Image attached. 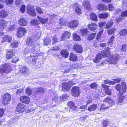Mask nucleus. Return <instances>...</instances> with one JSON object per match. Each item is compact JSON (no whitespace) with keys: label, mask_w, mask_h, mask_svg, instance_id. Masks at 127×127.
<instances>
[{"label":"nucleus","mask_w":127,"mask_h":127,"mask_svg":"<svg viewBox=\"0 0 127 127\" xmlns=\"http://www.w3.org/2000/svg\"><path fill=\"white\" fill-rule=\"evenodd\" d=\"M52 43L54 44L56 42H58L59 41L57 39L56 36H54L52 38Z\"/></svg>","instance_id":"obj_59"},{"label":"nucleus","mask_w":127,"mask_h":127,"mask_svg":"<svg viewBox=\"0 0 127 127\" xmlns=\"http://www.w3.org/2000/svg\"><path fill=\"white\" fill-rule=\"evenodd\" d=\"M108 7L109 8V10L110 11H112L114 9V7L111 4H109Z\"/></svg>","instance_id":"obj_64"},{"label":"nucleus","mask_w":127,"mask_h":127,"mask_svg":"<svg viewBox=\"0 0 127 127\" xmlns=\"http://www.w3.org/2000/svg\"><path fill=\"white\" fill-rule=\"evenodd\" d=\"M114 38L115 37L114 36H112L109 39L108 42V46L111 47H112V48H113L114 47L113 45V42Z\"/></svg>","instance_id":"obj_31"},{"label":"nucleus","mask_w":127,"mask_h":127,"mask_svg":"<svg viewBox=\"0 0 127 127\" xmlns=\"http://www.w3.org/2000/svg\"><path fill=\"white\" fill-rule=\"evenodd\" d=\"M87 105H83L79 107L80 109H81V111H85L87 109Z\"/></svg>","instance_id":"obj_47"},{"label":"nucleus","mask_w":127,"mask_h":127,"mask_svg":"<svg viewBox=\"0 0 127 127\" xmlns=\"http://www.w3.org/2000/svg\"><path fill=\"white\" fill-rule=\"evenodd\" d=\"M104 83L105 84H110L113 85L115 84V82H112L109 80H105L104 81Z\"/></svg>","instance_id":"obj_54"},{"label":"nucleus","mask_w":127,"mask_h":127,"mask_svg":"<svg viewBox=\"0 0 127 127\" xmlns=\"http://www.w3.org/2000/svg\"><path fill=\"white\" fill-rule=\"evenodd\" d=\"M2 98V103L5 105H6L10 101L11 96L8 93L6 94L3 96Z\"/></svg>","instance_id":"obj_4"},{"label":"nucleus","mask_w":127,"mask_h":127,"mask_svg":"<svg viewBox=\"0 0 127 127\" xmlns=\"http://www.w3.org/2000/svg\"><path fill=\"white\" fill-rule=\"evenodd\" d=\"M97 26L96 24L94 23H92L89 24V29L91 31H94L97 29Z\"/></svg>","instance_id":"obj_24"},{"label":"nucleus","mask_w":127,"mask_h":127,"mask_svg":"<svg viewBox=\"0 0 127 127\" xmlns=\"http://www.w3.org/2000/svg\"><path fill=\"white\" fill-rule=\"evenodd\" d=\"M20 71L23 74H26L29 72L28 68L23 66H21L20 67Z\"/></svg>","instance_id":"obj_23"},{"label":"nucleus","mask_w":127,"mask_h":127,"mask_svg":"<svg viewBox=\"0 0 127 127\" xmlns=\"http://www.w3.org/2000/svg\"><path fill=\"white\" fill-rule=\"evenodd\" d=\"M26 32V30L25 28L23 27L20 28L18 29L17 35L18 37H21L24 35Z\"/></svg>","instance_id":"obj_10"},{"label":"nucleus","mask_w":127,"mask_h":127,"mask_svg":"<svg viewBox=\"0 0 127 127\" xmlns=\"http://www.w3.org/2000/svg\"><path fill=\"white\" fill-rule=\"evenodd\" d=\"M12 37L10 36L6 35L3 36L2 37L1 41L2 42H10L12 40Z\"/></svg>","instance_id":"obj_16"},{"label":"nucleus","mask_w":127,"mask_h":127,"mask_svg":"<svg viewBox=\"0 0 127 127\" xmlns=\"http://www.w3.org/2000/svg\"><path fill=\"white\" fill-rule=\"evenodd\" d=\"M61 97H58L57 95H55L53 97V100L56 102H61Z\"/></svg>","instance_id":"obj_40"},{"label":"nucleus","mask_w":127,"mask_h":127,"mask_svg":"<svg viewBox=\"0 0 127 127\" xmlns=\"http://www.w3.org/2000/svg\"><path fill=\"white\" fill-rule=\"evenodd\" d=\"M78 21L76 20H75L70 21L68 23L69 27L74 28H76L78 25Z\"/></svg>","instance_id":"obj_14"},{"label":"nucleus","mask_w":127,"mask_h":127,"mask_svg":"<svg viewBox=\"0 0 127 127\" xmlns=\"http://www.w3.org/2000/svg\"><path fill=\"white\" fill-rule=\"evenodd\" d=\"M108 16V14L107 13H102L98 15L99 18L101 19L107 18Z\"/></svg>","instance_id":"obj_39"},{"label":"nucleus","mask_w":127,"mask_h":127,"mask_svg":"<svg viewBox=\"0 0 127 127\" xmlns=\"http://www.w3.org/2000/svg\"><path fill=\"white\" fill-rule=\"evenodd\" d=\"M8 14L6 11L4 10H2L0 12V17L4 18L7 16Z\"/></svg>","instance_id":"obj_34"},{"label":"nucleus","mask_w":127,"mask_h":127,"mask_svg":"<svg viewBox=\"0 0 127 127\" xmlns=\"http://www.w3.org/2000/svg\"><path fill=\"white\" fill-rule=\"evenodd\" d=\"M119 34L121 36H125L127 34V30L123 29L119 32Z\"/></svg>","instance_id":"obj_45"},{"label":"nucleus","mask_w":127,"mask_h":127,"mask_svg":"<svg viewBox=\"0 0 127 127\" xmlns=\"http://www.w3.org/2000/svg\"><path fill=\"white\" fill-rule=\"evenodd\" d=\"M51 38L50 37H46L44 40V44L45 45L49 44L51 42Z\"/></svg>","instance_id":"obj_37"},{"label":"nucleus","mask_w":127,"mask_h":127,"mask_svg":"<svg viewBox=\"0 0 127 127\" xmlns=\"http://www.w3.org/2000/svg\"><path fill=\"white\" fill-rule=\"evenodd\" d=\"M97 107V105L95 104H93L89 106L88 108V110L90 112L95 111Z\"/></svg>","instance_id":"obj_32"},{"label":"nucleus","mask_w":127,"mask_h":127,"mask_svg":"<svg viewBox=\"0 0 127 127\" xmlns=\"http://www.w3.org/2000/svg\"><path fill=\"white\" fill-rule=\"evenodd\" d=\"M5 1L7 5H10L13 3V0H5Z\"/></svg>","instance_id":"obj_52"},{"label":"nucleus","mask_w":127,"mask_h":127,"mask_svg":"<svg viewBox=\"0 0 127 127\" xmlns=\"http://www.w3.org/2000/svg\"><path fill=\"white\" fill-rule=\"evenodd\" d=\"M25 106L23 104L19 103L16 108V111L17 112H22L25 109Z\"/></svg>","instance_id":"obj_12"},{"label":"nucleus","mask_w":127,"mask_h":127,"mask_svg":"<svg viewBox=\"0 0 127 127\" xmlns=\"http://www.w3.org/2000/svg\"><path fill=\"white\" fill-rule=\"evenodd\" d=\"M36 10L37 12L39 14H41L43 13V10L40 7H37L36 9Z\"/></svg>","instance_id":"obj_55"},{"label":"nucleus","mask_w":127,"mask_h":127,"mask_svg":"<svg viewBox=\"0 0 127 127\" xmlns=\"http://www.w3.org/2000/svg\"><path fill=\"white\" fill-rule=\"evenodd\" d=\"M103 101L106 103L101 105L99 110L108 109L111 107L114 103V102L112 99L108 97L105 99Z\"/></svg>","instance_id":"obj_1"},{"label":"nucleus","mask_w":127,"mask_h":127,"mask_svg":"<svg viewBox=\"0 0 127 127\" xmlns=\"http://www.w3.org/2000/svg\"><path fill=\"white\" fill-rule=\"evenodd\" d=\"M18 44V42L16 41H13L11 43V45L13 48L16 47Z\"/></svg>","instance_id":"obj_49"},{"label":"nucleus","mask_w":127,"mask_h":127,"mask_svg":"<svg viewBox=\"0 0 127 127\" xmlns=\"http://www.w3.org/2000/svg\"><path fill=\"white\" fill-rule=\"evenodd\" d=\"M123 93L120 92L119 93L118 96L117 98V103L118 104L122 103L125 98V96L123 95Z\"/></svg>","instance_id":"obj_18"},{"label":"nucleus","mask_w":127,"mask_h":127,"mask_svg":"<svg viewBox=\"0 0 127 127\" xmlns=\"http://www.w3.org/2000/svg\"><path fill=\"white\" fill-rule=\"evenodd\" d=\"M35 91L38 93L44 92L45 90L44 88H42L40 87L35 88Z\"/></svg>","instance_id":"obj_36"},{"label":"nucleus","mask_w":127,"mask_h":127,"mask_svg":"<svg viewBox=\"0 0 127 127\" xmlns=\"http://www.w3.org/2000/svg\"><path fill=\"white\" fill-rule=\"evenodd\" d=\"M13 50H9L6 53V57L7 59H9L12 58L14 55Z\"/></svg>","instance_id":"obj_27"},{"label":"nucleus","mask_w":127,"mask_h":127,"mask_svg":"<svg viewBox=\"0 0 127 127\" xmlns=\"http://www.w3.org/2000/svg\"><path fill=\"white\" fill-rule=\"evenodd\" d=\"M36 42L35 41L34 39L30 38L27 39L26 43L27 45L29 46H33L34 44Z\"/></svg>","instance_id":"obj_19"},{"label":"nucleus","mask_w":127,"mask_h":127,"mask_svg":"<svg viewBox=\"0 0 127 127\" xmlns=\"http://www.w3.org/2000/svg\"><path fill=\"white\" fill-rule=\"evenodd\" d=\"M90 18L91 20L94 21H97V17L95 14L94 13L91 14Z\"/></svg>","instance_id":"obj_44"},{"label":"nucleus","mask_w":127,"mask_h":127,"mask_svg":"<svg viewBox=\"0 0 127 127\" xmlns=\"http://www.w3.org/2000/svg\"><path fill=\"white\" fill-rule=\"evenodd\" d=\"M59 22L60 24L63 26H65L67 23V21L63 18H61Z\"/></svg>","instance_id":"obj_46"},{"label":"nucleus","mask_w":127,"mask_h":127,"mask_svg":"<svg viewBox=\"0 0 127 127\" xmlns=\"http://www.w3.org/2000/svg\"><path fill=\"white\" fill-rule=\"evenodd\" d=\"M68 107L73 110H75L76 109V107L75 106L74 103L72 101H70L67 103Z\"/></svg>","instance_id":"obj_30"},{"label":"nucleus","mask_w":127,"mask_h":127,"mask_svg":"<svg viewBox=\"0 0 127 127\" xmlns=\"http://www.w3.org/2000/svg\"><path fill=\"white\" fill-rule=\"evenodd\" d=\"M101 59V54L99 53L97 54L95 58L93 60L94 62L96 63H98Z\"/></svg>","instance_id":"obj_33"},{"label":"nucleus","mask_w":127,"mask_h":127,"mask_svg":"<svg viewBox=\"0 0 127 127\" xmlns=\"http://www.w3.org/2000/svg\"><path fill=\"white\" fill-rule=\"evenodd\" d=\"M80 93L79 88L77 87H74L72 88V94L74 97L78 96Z\"/></svg>","instance_id":"obj_8"},{"label":"nucleus","mask_w":127,"mask_h":127,"mask_svg":"<svg viewBox=\"0 0 127 127\" xmlns=\"http://www.w3.org/2000/svg\"><path fill=\"white\" fill-rule=\"evenodd\" d=\"M7 22L3 20H0V29H2L6 26L7 24Z\"/></svg>","instance_id":"obj_28"},{"label":"nucleus","mask_w":127,"mask_h":127,"mask_svg":"<svg viewBox=\"0 0 127 127\" xmlns=\"http://www.w3.org/2000/svg\"><path fill=\"white\" fill-rule=\"evenodd\" d=\"M70 7L75 9L76 12L78 14L81 13V11L78 6V4L76 3H74L73 4H71Z\"/></svg>","instance_id":"obj_13"},{"label":"nucleus","mask_w":127,"mask_h":127,"mask_svg":"<svg viewBox=\"0 0 127 127\" xmlns=\"http://www.w3.org/2000/svg\"><path fill=\"white\" fill-rule=\"evenodd\" d=\"M97 84L95 83H93L90 85V87L92 89H95L97 88Z\"/></svg>","instance_id":"obj_53"},{"label":"nucleus","mask_w":127,"mask_h":127,"mask_svg":"<svg viewBox=\"0 0 127 127\" xmlns=\"http://www.w3.org/2000/svg\"><path fill=\"white\" fill-rule=\"evenodd\" d=\"M109 123V121L106 120H104L103 122V125L104 127H106L107 126Z\"/></svg>","instance_id":"obj_57"},{"label":"nucleus","mask_w":127,"mask_h":127,"mask_svg":"<svg viewBox=\"0 0 127 127\" xmlns=\"http://www.w3.org/2000/svg\"><path fill=\"white\" fill-rule=\"evenodd\" d=\"M80 32L83 35H84L87 33L88 31L86 29H82L80 30Z\"/></svg>","instance_id":"obj_51"},{"label":"nucleus","mask_w":127,"mask_h":127,"mask_svg":"<svg viewBox=\"0 0 127 127\" xmlns=\"http://www.w3.org/2000/svg\"><path fill=\"white\" fill-rule=\"evenodd\" d=\"M77 56L73 53H71L70 54L69 60L71 61H76L77 60Z\"/></svg>","instance_id":"obj_26"},{"label":"nucleus","mask_w":127,"mask_h":127,"mask_svg":"<svg viewBox=\"0 0 127 127\" xmlns=\"http://www.w3.org/2000/svg\"><path fill=\"white\" fill-rule=\"evenodd\" d=\"M121 17H127V10L123 12L121 14Z\"/></svg>","instance_id":"obj_56"},{"label":"nucleus","mask_w":127,"mask_h":127,"mask_svg":"<svg viewBox=\"0 0 127 127\" xmlns=\"http://www.w3.org/2000/svg\"><path fill=\"white\" fill-rule=\"evenodd\" d=\"M25 6L24 5H22L20 8V11L24 13L25 10Z\"/></svg>","instance_id":"obj_62"},{"label":"nucleus","mask_w":127,"mask_h":127,"mask_svg":"<svg viewBox=\"0 0 127 127\" xmlns=\"http://www.w3.org/2000/svg\"><path fill=\"white\" fill-rule=\"evenodd\" d=\"M38 19L40 22L42 24H44L46 22L48 24H51L53 22V21L49 20V19L46 18L45 19H43L40 18L39 16L37 17Z\"/></svg>","instance_id":"obj_15"},{"label":"nucleus","mask_w":127,"mask_h":127,"mask_svg":"<svg viewBox=\"0 0 127 127\" xmlns=\"http://www.w3.org/2000/svg\"><path fill=\"white\" fill-rule=\"evenodd\" d=\"M106 24L105 22H100L99 23V26L101 28H103V26H105Z\"/></svg>","instance_id":"obj_63"},{"label":"nucleus","mask_w":127,"mask_h":127,"mask_svg":"<svg viewBox=\"0 0 127 127\" xmlns=\"http://www.w3.org/2000/svg\"><path fill=\"white\" fill-rule=\"evenodd\" d=\"M61 55L63 57L65 58L67 57L68 55V53L65 50H63L61 52Z\"/></svg>","instance_id":"obj_35"},{"label":"nucleus","mask_w":127,"mask_h":127,"mask_svg":"<svg viewBox=\"0 0 127 127\" xmlns=\"http://www.w3.org/2000/svg\"><path fill=\"white\" fill-rule=\"evenodd\" d=\"M95 33H90L88 34L87 39L89 40H91L93 39L95 35Z\"/></svg>","instance_id":"obj_38"},{"label":"nucleus","mask_w":127,"mask_h":127,"mask_svg":"<svg viewBox=\"0 0 127 127\" xmlns=\"http://www.w3.org/2000/svg\"><path fill=\"white\" fill-rule=\"evenodd\" d=\"M127 50V44H125L122 46V48L120 50V51L121 52H125Z\"/></svg>","instance_id":"obj_48"},{"label":"nucleus","mask_w":127,"mask_h":127,"mask_svg":"<svg viewBox=\"0 0 127 127\" xmlns=\"http://www.w3.org/2000/svg\"><path fill=\"white\" fill-rule=\"evenodd\" d=\"M113 23V22L112 20H109L106 25V29H107L108 28L112 27Z\"/></svg>","instance_id":"obj_42"},{"label":"nucleus","mask_w":127,"mask_h":127,"mask_svg":"<svg viewBox=\"0 0 127 127\" xmlns=\"http://www.w3.org/2000/svg\"><path fill=\"white\" fill-rule=\"evenodd\" d=\"M119 57V55L117 54H115L112 57H110L108 58L107 60V62L108 63L110 64H114L117 63V60H118Z\"/></svg>","instance_id":"obj_6"},{"label":"nucleus","mask_w":127,"mask_h":127,"mask_svg":"<svg viewBox=\"0 0 127 127\" xmlns=\"http://www.w3.org/2000/svg\"><path fill=\"white\" fill-rule=\"evenodd\" d=\"M116 29L113 28L109 29L108 31V34L109 35H110L111 34H114L115 31Z\"/></svg>","instance_id":"obj_50"},{"label":"nucleus","mask_w":127,"mask_h":127,"mask_svg":"<svg viewBox=\"0 0 127 127\" xmlns=\"http://www.w3.org/2000/svg\"><path fill=\"white\" fill-rule=\"evenodd\" d=\"M99 45L101 47H103L104 48V50H103L102 51V56L104 57H105L107 56H108L110 52L109 51L110 50L109 47L105 49L106 44L105 43H102L100 44Z\"/></svg>","instance_id":"obj_3"},{"label":"nucleus","mask_w":127,"mask_h":127,"mask_svg":"<svg viewBox=\"0 0 127 127\" xmlns=\"http://www.w3.org/2000/svg\"><path fill=\"white\" fill-rule=\"evenodd\" d=\"M73 39L75 41H78L81 39L80 36L76 33H74L73 36Z\"/></svg>","instance_id":"obj_41"},{"label":"nucleus","mask_w":127,"mask_h":127,"mask_svg":"<svg viewBox=\"0 0 127 127\" xmlns=\"http://www.w3.org/2000/svg\"><path fill=\"white\" fill-rule=\"evenodd\" d=\"M31 23L32 25H36L38 24V21L36 20H33L31 21Z\"/></svg>","instance_id":"obj_58"},{"label":"nucleus","mask_w":127,"mask_h":127,"mask_svg":"<svg viewBox=\"0 0 127 127\" xmlns=\"http://www.w3.org/2000/svg\"><path fill=\"white\" fill-rule=\"evenodd\" d=\"M18 58L17 57H16L12 59V62L13 63H15L17 61H18Z\"/></svg>","instance_id":"obj_61"},{"label":"nucleus","mask_w":127,"mask_h":127,"mask_svg":"<svg viewBox=\"0 0 127 127\" xmlns=\"http://www.w3.org/2000/svg\"><path fill=\"white\" fill-rule=\"evenodd\" d=\"M27 12L32 16H35L36 15L34 8L30 5H28L27 6Z\"/></svg>","instance_id":"obj_9"},{"label":"nucleus","mask_w":127,"mask_h":127,"mask_svg":"<svg viewBox=\"0 0 127 127\" xmlns=\"http://www.w3.org/2000/svg\"><path fill=\"white\" fill-rule=\"evenodd\" d=\"M97 9L100 10H107L108 8L107 6L105 5L101 4L98 5L97 6Z\"/></svg>","instance_id":"obj_29"},{"label":"nucleus","mask_w":127,"mask_h":127,"mask_svg":"<svg viewBox=\"0 0 127 127\" xmlns=\"http://www.w3.org/2000/svg\"><path fill=\"white\" fill-rule=\"evenodd\" d=\"M74 83L72 81H69L68 82H64L62 86V89L63 91L64 90H69L70 88V87L73 85L74 84Z\"/></svg>","instance_id":"obj_7"},{"label":"nucleus","mask_w":127,"mask_h":127,"mask_svg":"<svg viewBox=\"0 0 127 127\" xmlns=\"http://www.w3.org/2000/svg\"><path fill=\"white\" fill-rule=\"evenodd\" d=\"M70 33L69 32H65L63 34L61 38V40H64L69 38L70 37Z\"/></svg>","instance_id":"obj_21"},{"label":"nucleus","mask_w":127,"mask_h":127,"mask_svg":"<svg viewBox=\"0 0 127 127\" xmlns=\"http://www.w3.org/2000/svg\"><path fill=\"white\" fill-rule=\"evenodd\" d=\"M32 47V48L30 50V52L32 53L33 54L36 53V51H38L40 48V46L38 43L37 42L35 43Z\"/></svg>","instance_id":"obj_11"},{"label":"nucleus","mask_w":127,"mask_h":127,"mask_svg":"<svg viewBox=\"0 0 127 127\" xmlns=\"http://www.w3.org/2000/svg\"><path fill=\"white\" fill-rule=\"evenodd\" d=\"M82 5L85 8L88 10L91 9L90 4L88 1H84L82 3Z\"/></svg>","instance_id":"obj_20"},{"label":"nucleus","mask_w":127,"mask_h":127,"mask_svg":"<svg viewBox=\"0 0 127 127\" xmlns=\"http://www.w3.org/2000/svg\"><path fill=\"white\" fill-rule=\"evenodd\" d=\"M32 91L29 87H28L26 89V92L28 95H30L32 93Z\"/></svg>","instance_id":"obj_60"},{"label":"nucleus","mask_w":127,"mask_h":127,"mask_svg":"<svg viewBox=\"0 0 127 127\" xmlns=\"http://www.w3.org/2000/svg\"><path fill=\"white\" fill-rule=\"evenodd\" d=\"M74 49L77 52L81 53L83 51L82 47L76 44L74 46Z\"/></svg>","instance_id":"obj_22"},{"label":"nucleus","mask_w":127,"mask_h":127,"mask_svg":"<svg viewBox=\"0 0 127 127\" xmlns=\"http://www.w3.org/2000/svg\"><path fill=\"white\" fill-rule=\"evenodd\" d=\"M61 97V101H63L67 99L69 97V95L66 94H64Z\"/></svg>","instance_id":"obj_43"},{"label":"nucleus","mask_w":127,"mask_h":127,"mask_svg":"<svg viewBox=\"0 0 127 127\" xmlns=\"http://www.w3.org/2000/svg\"><path fill=\"white\" fill-rule=\"evenodd\" d=\"M20 100L22 102L26 103H29L30 101L29 97L25 96H21L20 97Z\"/></svg>","instance_id":"obj_17"},{"label":"nucleus","mask_w":127,"mask_h":127,"mask_svg":"<svg viewBox=\"0 0 127 127\" xmlns=\"http://www.w3.org/2000/svg\"><path fill=\"white\" fill-rule=\"evenodd\" d=\"M11 69V68L8 64H6L0 66V73H8Z\"/></svg>","instance_id":"obj_2"},{"label":"nucleus","mask_w":127,"mask_h":127,"mask_svg":"<svg viewBox=\"0 0 127 127\" xmlns=\"http://www.w3.org/2000/svg\"><path fill=\"white\" fill-rule=\"evenodd\" d=\"M115 88L118 91H122L124 93H125L126 91V85L124 82H122L121 85L120 84H117Z\"/></svg>","instance_id":"obj_5"},{"label":"nucleus","mask_w":127,"mask_h":127,"mask_svg":"<svg viewBox=\"0 0 127 127\" xmlns=\"http://www.w3.org/2000/svg\"><path fill=\"white\" fill-rule=\"evenodd\" d=\"M19 24L23 26H25L27 24V20L23 18H21L19 20Z\"/></svg>","instance_id":"obj_25"}]
</instances>
